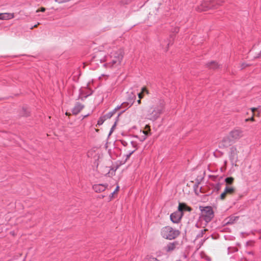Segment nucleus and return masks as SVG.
<instances>
[{
	"label": "nucleus",
	"instance_id": "f257e3e1",
	"mask_svg": "<svg viewBox=\"0 0 261 261\" xmlns=\"http://www.w3.org/2000/svg\"><path fill=\"white\" fill-rule=\"evenodd\" d=\"M164 109L163 101L160 100L153 104L146 107L143 112L145 119L152 121L156 120L163 113Z\"/></svg>",
	"mask_w": 261,
	"mask_h": 261
},
{
	"label": "nucleus",
	"instance_id": "f03ea898",
	"mask_svg": "<svg viewBox=\"0 0 261 261\" xmlns=\"http://www.w3.org/2000/svg\"><path fill=\"white\" fill-rule=\"evenodd\" d=\"M123 59L121 50L113 51L106 57V63L103 66L106 68H113L118 66Z\"/></svg>",
	"mask_w": 261,
	"mask_h": 261
},
{
	"label": "nucleus",
	"instance_id": "7ed1b4c3",
	"mask_svg": "<svg viewBox=\"0 0 261 261\" xmlns=\"http://www.w3.org/2000/svg\"><path fill=\"white\" fill-rule=\"evenodd\" d=\"M179 230L169 226H164L161 229L160 234L165 239L172 240L176 239L179 234Z\"/></svg>",
	"mask_w": 261,
	"mask_h": 261
},
{
	"label": "nucleus",
	"instance_id": "20e7f679",
	"mask_svg": "<svg viewBox=\"0 0 261 261\" xmlns=\"http://www.w3.org/2000/svg\"><path fill=\"white\" fill-rule=\"evenodd\" d=\"M136 98V96L135 95H133L132 98L128 99V101L127 102H123L121 105L118 106L117 107H116L114 109H113L112 111L108 112L107 114V116L109 118H111L116 113V112L121 108L122 106H124V108H125V109L120 112L117 116V119H118L119 117L123 113L125 112L126 110H127L128 108L131 107L135 101V99Z\"/></svg>",
	"mask_w": 261,
	"mask_h": 261
},
{
	"label": "nucleus",
	"instance_id": "39448f33",
	"mask_svg": "<svg viewBox=\"0 0 261 261\" xmlns=\"http://www.w3.org/2000/svg\"><path fill=\"white\" fill-rule=\"evenodd\" d=\"M201 216L200 218L202 219L206 223L211 221L214 217V213L213 208L210 206H205L201 209Z\"/></svg>",
	"mask_w": 261,
	"mask_h": 261
},
{
	"label": "nucleus",
	"instance_id": "423d86ee",
	"mask_svg": "<svg viewBox=\"0 0 261 261\" xmlns=\"http://www.w3.org/2000/svg\"><path fill=\"white\" fill-rule=\"evenodd\" d=\"M106 57L105 52L98 51L95 53V55L92 57L91 64L98 65L99 63L106 62Z\"/></svg>",
	"mask_w": 261,
	"mask_h": 261
},
{
	"label": "nucleus",
	"instance_id": "0eeeda50",
	"mask_svg": "<svg viewBox=\"0 0 261 261\" xmlns=\"http://www.w3.org/2000/svg\"><path fill=\"white\" fill-rule=\"evenodd\" d=\"M182 216L180 206H178L177 210L170 214V219L172 222L177 224L180 222Z\"/></svg>",
	"mask_w": 261,
	"mask_h": 261
},
{
	"label": "nucleus",
	"instance_id": "6e6552de",
	"mask_svg": "<svg viewBox=\"0 0 261 261\" xmlns=\"http://www.w3.org/2000/svg\"><path fill=\"white\" fill-rule=\"evenodd\" d=\"M229 150V159L232 164H234L238 160V151L236 146H231Z\"/></svg>",
	"mask_w": 261,
	"mask_h": 261
},
{
	"label": "nucleus",
	"instance_id": "1a4fd4ad",
	"mask_svg": "<svg viewBox=\"0 0 261 261\" xmlns=\"http://www.w3.org/2000/svg\"><path fill=\"white\" fill-rule=\"evenodd\" d=\"M214 6L212 0L203 1L201 3L200 5L197 7V11H205L208 9H213Z\"/></svg>",
	"mask_w": 261,
	"mask_h": 261
},
{
	"label": "nucleus",
	"instance_id": "9d476101",
	"mask_svg": "<svg viewBox=\"0 0 261 261\" xmlns=\"http://www.w3.org/2000/svg\"><path fill=\"white\" fill-rule=\"evenodd\" d=\"M229 136L234 142L243 136V132L239 129H235L229 133Z\"/></svg>",
	"mask_w": 261,
	"mask_h": 261
},
{
	"label": "nucleus",
	"instance_id": "9b49d317",
	"mask_svg": "<svg viewBox=\"0 0 261 261\" xmlns=\"http://www.w3.org/2000/svg\"><path fill=\"white\" fill-rule=\"evenodd\" d=\"M234 143L231 138L228 136L224 137L220 143V146L223 148H227Z\"/></svg>",
	"mask_w": 261,
	"mask_h": 261
},
{
	"label": "nucleus",
	"instance_id": "f8f14e48",
	"mask_svg": "<svg viewBox=\"0 0 261 261\" xmlns=\"http://www.w3.org/2000/svg\"><path fill=\"white\" fill-rule=\"evenodd\" d=\"M178 245L177 241H174L173 242L168 243L164 247V250L167 252H170L175 250L176 246Z\"/></svg>",
	"mask_w": 261,
	"mask_h": 261
},
{
	"label": "nucleus",
	"instance_id": "ddd939ff",
	"mask_svg": "<svg viewBox=\"0 0 261 261\" xmlns=\"http://www.w3.org/2000/svg\"><path fill=\"white\" fill-rule=\"evenodd\" d=\"M84 108V105L80 102H76L72 110V112L74 115L78 114L81 110Z\"/></svg>",
	"mask_w": 261,
	"mask_h": 261
},
{
	"label": "nucleus",
	"instance_id": "4468645a",
	"mask_svg": "<svg viewBox=\"0 0 261 261\" xmlns=\"http://www.w3.org/2000/svg\"><path fill=\"white\" fill-rule=\"evenodd\" d=\"M107 187V185L97 184L93 186V189L97 193H100L104 191Z\"/></svg>",
	"mask_w": 261,
	"mask_h": 261
},
{
	"label": "nucleus",
	"instance_id": "2eb2a0df",
	"mask_svg": "<svg viewBox=\"0 0 261 261\" xmlns=\"http://www.w3.org/2000/svg\"><path fill=\"white\" fill-rule=\"evenodd\" d=\"M14 17L13 13H0V19L1 20H8Z\"/></svg>",
	"mask_w": 261,
	"mask_h": 261
},
{
	"label": "nucleus",
	"instance_id": "dca6fc26",
	"mask_svg": "<svg viewBox=\"0 0 261 261\" xmlns=\"http://www.w3.org/2000/svg\"><path fill=\"white\" fill-rule=\"evenodd\" d=\"M178 206H180L181 212L184 214V211L191 212L192 208L188 206L185 203H179Z\"/></svg>",
	"mask_w": 261,
	"mask_h": 261
},
{
	"label": "nucleus",
	"instance_id": "f3484780",
	"mask_svg": "<svg viewBox=\"0 0 261 261\" xmlns=\"http://www.w3.org/2000/svg\"><path fill=\"white\" fill-rule=\"evenodd\" d=\"M136 150V148L132 149L130 150H126L125 149V151L126 152V154H125V160H128L131 155L133 154Z\"/></svg>",
	"mask_w": 261,
	"mask_h": 261
},
{
	"label": "nucleus",
	"instance_id": "a211bd4d",
	"mask_svg": "<svg viewBox=\"0 0 261 261\" xmlns=\"http://www.w3.org/2000/svg\"><path fill=\"white\" fill-rule=\"evenodd\" d=\"M224 191L226 194H231L234 192V189L231 187L226 186Z\"/></svg>",
	"mask_w": 261,
	"mask_h": 261
},
{
	"label": "nucleus",
	"instance_id": "6ab92c4d",
	"mask_svg": "<svg viewBox=\"0 0 261 261\" xmlns=\"http://www.w3.org/2000/svg\"><path fill=\"white\" fill-rule=\"evenodd\" d=\"M134 137L136 138H138L140 141L143 142L146 139L147 137V134L146 133V132L143 131V135H142L141 136L138 137V136H134Z\"/></svg>",
	"mask_w": 261,
	"mask_h": 261
},
{
	"label": "nucleus",
	"instance_id": "aec40b11",
	"mask_svg": "<svg viewBox=\"0 0 261 261\" xmlns=\"http://www.w3.org/2000/svg\"><path fill=\"white\" fill-rule=\"evenodd\" d=\"M207 66L210 68H217L218 67V63L215 61H212L207 64Z\"/></svg>",
	"mask_w": 261,
	"mask_h": 261
},
{
	"label": "nucleus",
	"instance_id": "412c9836",
	"mask_svg": "<svg viewBox=\"0 0 261 261\" xmlns=\"http://www.w3.org/2000/svg\"><path fill=\"white\" fill-rule=\"evenodd\" d=\"M206 231V229H204L203 230H201L196 235V239H198L201 238L203 236L205 232Z\"/></svg>",
	"mask_w": 261,
	"mask_h": 261
},
{
	"label": "nucleus",
	"instance_id": "4be33fe9",
	"mask_svg": "<svg viewBox=\"0 0 261 261\" xmlns=\"http://www.w3.org/2000/svg\"><path fill=\"white\" fill-rule=\"evenodd\" d=\"M129 143L132 147V149L136 148V150L138 149V143L136 141H130Z\"/></svg>",
	"mask_w": 261,
	"mask_h": 261
},
{
	"label": "nucleus",
	"instance_id": "5701e85b",
	"mask_svg": "<svg viewBox=\"0 0 261 261\" xmlns=\"http://www.w3.org/2000/svg\"><path fill=\"white\" fill-rule=\"evenodd\" d=\"M146 261H161L160 259H158L156 257H153L152 256H148L146 258Z\"/></svg>",
	"mask_w": 261,
	"mask_h": 261
},
{
	"label": "nucleus",
	"instance_id": "b1692460",
	"mask_svg": "<svg viewBox=\"0 0 261 261\" xmlns=\"http://www.w3.org/2000/svg\"><path fill=\"white\" fill-rule=\"evenodd\" d=\"M224 181L226 182L227 184L230 185L232 183L233 178L232 177H226Z\"/></svg>",
	"mask_w": 261,
	"mask_h": 261
},
{
	"label": "nucleus",
	"instance_id": "393cba45",
	"mask_svg": "<svg viewBox=\"0 0 261 261\" xmlns=\"http://www.w3.org/2000/svg\"><path fill=\"white\" fill-rule=\"evenodd\" d=\"M221 189V184L220 182L217 183L214 186L215 190L218 191Z\"/></svg>",
	"mask_w": 261,
	"mask_h": 261
},
{
	"label": "nucleus",
	"instance_id": "a878e982",
	"mask_svg": "<svg viewBox=\"0 0 261 261\" xmlns=\"http://www.w3.org/2000/svg\"><path fill=\"white\" fill-rule=\"evenodd\" d=\"M121 144L124 146V147H127L129 145V143L124 140H120Z\"/></svg>",
	"mask_w": 261,
	"mask_h": 261
},
{
	"label": "nucleus",
	"instance_id": "bb28decb",
	"mask_svg": "<svg viewBox=\"0 0 261 261\" xmlns=\"http://www.w3.org/2000/svg\"><path fill=\"white\" fill-rule=\"evenodd\" d=\"M104 122L105 120L100 117L97 121V124L100 125L102 124Z\"/></svg>",
	"mask_w": 261,
	"mask_h": 261
},
{
	"label": "nucleus",
	"instance_id": "cd10ccee",
	"mask_svg": "<svg viewBox=\"0 0 261 261\" xmlns=\"http://www.w3.org/2000/svg\"><path fill=\"white\" fill-rule=\"evenodd\" d=\"M226 194H227L225 192V191H224V192L223 193H222L220 195L221 199H222V200L224 199L225 198Z\"/></svg>",
	"mask_w": 261,
	"mask_h": 261
},
{
	"label": "nucleus",
	"instance_id": "c85d7f7f",
	"mask_svg": "<svg viewBox=\"0 0 261 261\" xmlns=\"http://www.w3.org/2000/svg\"><path fill=\"white\" fill-rule=\"evenodd\" d=\"M81 93H80V94L79 96V99H81L82 100H84L85 98H86L89 95H87L84 96H81Z\"/></svg>",
	"mask_w": 261,
	"mask_h": 261
},
{
	"label": "nucleus",
	"instance_id": "c756f323",
	"mask_svg": "<svg viewBox=\"0 0 261 261\" xmlns=\"http://www.w3.org/2000/svg\"><path fill=\"white\" fill-rule=\"evenodd\" d=\"M22 111L24 112V113L23 114H22V116H25V117H27L28 116H29V114L27 112L26 109L23 108Z\"/></svg>",
	"mask_w": 261,
	"mask_h": 261
},
{
	"label": "nucleus",
	"instance_id": "7c9ffc66",
	"mask_svg": "<svg viewBox=\"0 0 261 261\" xmlns=\"http://www.w3.org/2000/svg\"><path fill=\"white\" fill-rule=\"evenodd\" d=\"M119 187L117 186V187L116 188V189L114 190V191L111 194L110 196L113 197L114 193L119 190Z\"/></svg>",
	"mask_w": 261,
	"mask_h": 261
},
{
	"label": "nucleus",
	"instance_id": "2f4dec72",
	"mask_svg": "<svg viewBox=\"0 0 261 261\" xmlns=\"http://www.w3.org/2000/svg\"><path fill=\"white\" fill-rule=\"evenodd\" d=\"M210 178H211L214 181H216V179L217 178V176L210 175Z\"/></svg>",
	"mask_w": 261,
	"mask_h": 261
},
{
	"label": "nucleus",
	"instance_id": "473e14b6",
	"mask_svg": "<svg viewBox=\"0 0 261 261\" xmlns=\"http://www.w3.org/2000/svg\"><path fill=\"white\" fill-rule=\"evenodd\" d=\"M101 117L106 121L107 119H109L110 118L107 116V114L101 116Z\"/></svg>",
	"mask_w": 261,
	"mask_h": 261
},
{
	"label": "nucleus",
	"instance_id": "72a5a7b5",
	"mask_svg": "<svg viewBox=\"0 0 261 261\" xmlns=\"http://www.w3.org/2000/svg\"><path fill=\"white\" fill-rule=\"evenodd\" d=\"M142 92H146L147 93H148V90H147L146 89V88H145V87H143V88H142Z\"/></svg>",
	"mask_w": 261,
	"mask_h": 261
},
{
	"label": "nucleus",
	"instance_id": "f704fd0d",
	"mask_svg": "<svg viewBox=\"0 0 261 261\" xmlns=\"http://www.w3.org/2000/svg\"><path fill=\"white\" fill-rule=\"evenodd\" d=\"M116 121L115 122L114 124L113 125V126L111 128V129L110 130V134L112 133V132H113V129L116 126Z\"/></svg>",
	"mask_w": 261,
	"mask_h": 261
},
{
	"label": "nucleus",
	"instance_id": "c9c22d12",
	"mask_svg": "<svg viewBox=\"0 0 261 261\" xmlns=\"http://www.w3.org/2000/svg\"><path fill=\"white\" fill-rule=\"evenodd\" d=\"M143 95L142 93H138V97L140 99H141L143 98Z\"/></svg>",
	"mask_w": 261,
	"mask_h": 261
},
{
	"label": "nucleus",
	"instance_id": "e433bc0d",
	"mask_svg": "<svg viewBox=\"0 0 261 261\" xmlns=\"http://www.w3.org/2000/svg\"><path fill=\"white\" fill-rule=\"evenodd\" d=\"M39 24V23L38 22L37 24H35L33 26H31L30 27V29H33L34 28H35V27H37V26Z\"/></svg>",
	"mask_w": 261,
	"mask_h": 261
},
{
	"label": "nucleus",
	"instance_id": "4c0bfd02",
	"mask_svg": "<svg viewBox=\"0 0 261 261\" xmlns=\"http://www.w3.org/2000/svg\"><path fill=\"white\" fill-rule=\"evenodd\" d=\"M261 57V51L257 54V55L256 56V58H259Z\"/></svg>",
	"mask_w": 261,
	"mask_h": 261
},
{
	"label": "nucleus",
	"instance_id": "58836bf2",
	"mask_svg": "<svg viewBox=\"0 0 261 261\" xmlns=\"http://www.w3.org/2000/svg\"><path fill=\"white\" fill-rule=\"evenodd\" d=\"M257 110V108H251V110H252V112H254L255 111H256Z\"/></svg>",
	"mask_w": 261,
	"mask_h": 261
},
{
	"label": "nucleus",
	"instance_id": "ea45409f",
	"mask_svg": "<svg viewBox=\"0 0 261 261\" xmlns=\"http://www.w3.org/2000/svg\"><path fill=\"white\" fill-rule=\"evenodd\" d=\"M45 10V9L44 8H41V9H40V11L41 12H44Z\"/></svg>",
	"mask_w": 261,
	"mask_h": 261
},
{
	"label": "nucleus",
	"instance_id": "a19ab883",
	"mask_svg": "<svg viewBox=\"0 0 261 261\" xmlns=\"http://www.w3.org/2000/svg\"><path fill=\"white\" fill-rule=\"evenodd\" d=\"M198 187V185L197 184H195L194 186V188L195 189V190H196V188Z\"/></svg>",
	"mask_w": 261,
	"mask_h": 261
},
{
	"label": "nucleus",
	"instance_id": "79ce46f5",
	"mask_svg": "<svg viewBox=\"0 0 261 261\" xmlns=\"http://www.w3.org/2000/svg\"><path fill=\"white\" fill-rule=\"evenodd\" d=\"M137 102H138V104H140L141 103V99L139 98V99H138L137 100Z\"/></svg>",
	"mask_w": 261,
	"mask_h": 261
},
{
	"label": "nucleus",
	"instance_id": "37998d69",
	"mask_svg": "<svg viewBox=\"0 0 261 261\" xmlns=\"http://www.w3.org/2000/svg\"><path fill=\"white\" fill-rule=\"evenodd\" d=\"M169 45H170V42H169V43H168V44H167V45H168V47H169Z\"/></svg>",
	"mask_w": 261,
	"mask_h": 261
},
{
	"label": "nucleus",
	"instance_id": "c03bdc74",
	"mask_svg": "<svg viewBox=\"0 0 261 261\" xmlns=\"http://www.w3.org/2000/svg\"><path fill=\"white\" fill-rule=\"evenodd\" d=\"M251 120H253V117H251Z\"/></svg>",
	"mask_w": 261,
	"mask_h": 261
},
{
	"label": "nucleus",
	"instance_id": "a18cd8bd",
	"mask_svg": "<svg viewBox=\"0 0 261 261\" xmlns=\"http://www.w3.org/2000/svg\"><path fill=\"white\" fill-rule=\"evenodd\" d=\"M218 4H220L219 2H217Z\"/></svg>",
	"mask_w": 261,
	"mask_h": 261
},
{
	"label": "nucleus",
	"instance_id": "49530a36",
	"mask_svg": "<svg viewBox=\"0 0 261 261\" xmlns=\"http://www.w3.org/2000/svg\"><path fill=\"white\" fill-rule=\"evenodd\" d=\"M168 50V47L166 49V51H167Z\"/></svg>",
	"mask_w": 261,
	"mask_h": 261
}]
</instances>
